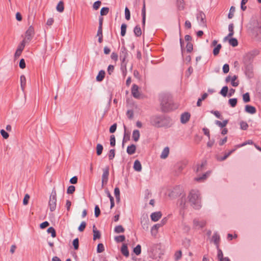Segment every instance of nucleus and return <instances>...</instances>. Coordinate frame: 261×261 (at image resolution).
I'll return each instance as SVG.
<instances>
[{
	"label": "nucleus",
	"instance_id": "f257e3e1",
	"mask_svg": "<svg viewBox=\"0 0 261 261\" xmlns=\"http://www.w3.org/2000/svg\"><path fill=\"white\" fill-rule=\"evenodd\" d=\"M161 111L168 113L178 108V106L174 103L172 97L167 94H161L159 97Z\"/></svg>",
	"mask_w": 261,
	"mask_h": 261
},
{
	"label": "nucleus",
	"instance_id": "f03ea898",
	"mask_svg": "<svg viewBox=\"0 0 261 261\" xmlns=\"http://www.w3.org/2000/svg\"><path fill=\"white\" fill-rule=\"evenodd\" d=\"M171 121L170 117L165 115L153 116L150 118V123L151 125L158 128L169 127Z\"/></svg>",
	"mask_w": 261,
	"mask_h": 261
},
{
	"label": "nucleus",
	"instance_id": "7ed1b4c3",
	"mask_svg": "<svg viewBox=\"0 0 261 261\" xmlns=\"http://www.w3.org/2000/svg\"><path fill=\"white\" fill-rule=\"evenodd\" d=\"M190 205L195 210H199L201 207L200 194L198 190H191L188 196Z\"/></svg>",
	"mask_w": 261,
	"mask_h": 261
},
{
	"label": "nucleus",
	"instance_id": "20e7f679",
	"mask_svg": "<svg viewBox=\"0 0 261 261\" xmlns=\"http://www.w3.org/2000/svg\"><path fill=\"white\" fill-rule=\"evenodd\" d=\"M57 205V193L55 188L51 191L49 197L48 206L50 212H54L56 208Z\"/></svg>",
	"mask_w": 261,
	"mask_h": 261
},
{
	"label": "nucleus",
	"instance_id": "39448f33",
	"mask_svg": "<svg viewBox=\"0 0 261 261\" xmlns=\"http://www.w3.org/2000/svg\"><path fill=\"white\" fill-rule=\"evenodd\" d=\"M184 192L182 187L180 185L174 187L169 193V196L172 199H175L182 194Z\"/></svg>",
	"mask_w": 261,
	"mask_h": 261
},
{
	"label": "nucleus",
	"instance_id": "423d86ee",
	"mask_svg": "<svg viewBox=\"0 0 261 261\" xmlns=\"http://www.w3.org/2000/svg\"><path fill=\"white\" fill-rule=\"evenodd\" d=\"M119 55L120 59L121 61V65L124 66V67L126 68V59L128 56V50L124 45L121 46Z\"/></svg>",
	"mask_w": 261,
	"mask_h": 261
},
{
	"label": "nucleus",
	"instance_id": "0eeeda50",
	"mask_svg": "<svg viewBox=\"0 0 261 261\" xmlns=\"http://www.w3.org/2000/svg\"><path fill=\"white\" fill-rule=\"evenodd\" d=\"M196 18L199 21V25L202 27H207L205 14L202 11H199L196 14Z\"/></svg>",
	"mask_w": 261,
	"mask_h": 261
},
{
	"label": "nucleus",
	"instance_id": "6e6552de",
	"mask_svg": "<svg viewBox=\"0 0 261 261\" xmlns=\"http://www.w3.org/2000/svg\"><path fill=\"white\" fill-rule=\"evenodd\" d=\"M35 35L34 29L33 25H30L25 32V39L27 42L31 41Z\"/></svg>",
	"mask_w": 261,
	"mask_h": 261
},
{
	"label": "nucleus",
	"instance_id": "1a4fd4ad",
	"mask_svg": "<svg viewBox=\"0 0 261 261\" xmlns=\"http://www.w3.org/2000/svg\"><path fill=\"white\" fill-rule=\"evenodd\" d=\"M244 68L246 76L249 79H252L254 76L253 64L244 65Z\"/></svg>",
	"mask_w": 261,
	"mask_h": 261
},
{
	"label": "nucleus",
	"instance_id": "9d476101",
	"mask_svg": "<svg viewBox=\"0 0 261 261\" xmlns=\"http://www.w3.org/2000/svg\"><path fill=\"white\" fill-rule=\"evenodd\" d=\"M254 56L250 53L246 54L243 59V63L244 65H251L253 61Z\"/></svg>",
	"mask_w": 261,
	"mask_h": 261
},
{
	"label": "nucleus",
	"instance_id": "9b49d317",
	"mask_svg": "<svg viewBox=\"0 0 261 261\" xmlns=\"http://www.w3.org/2000/svg\"><path fill=\"white\" fill-rule=\"evenodd\" d=\"M109 175V167L107 166L105 169H103V172L102 175V184L101 188H103L104 185H106L108 181Z\"/></svg>",
	"mask_w": 261,
	"mask_h": 261
},
{
	"label": "nucleus",
	"instance_id": "f8f14e48",
	"mask_svg": "<svg viewBox=\"0 0 261 261\" xmlns=\"http://www.w3.org/2000/svg\"><path fill=\"white\" fill-rule=\"evenodd\" d=\"M139 86L136 84H133L132 89H131V93L133 96L135 98H140L141 96V94L139 91Z\"/></svg>",
	"mask_w": 261,
	"mask_h": 261
},
{
	"label": "nucleus",
	"instance_id": "ddd939ff",
	"mask_svg": "<svg viewBox=\"0 0 261 261\" xmlns=\"http://www.w3.org/2000/svg\"><path fill=\"white\" fill-rule=\"evenodd\" d=\"M252 33L256 38L261 36V23L257 22V25L254 27L252 30Z\"/></svg>",
	"mask_w": 261,
	"mask_h": 261
},
{
	"label": "nucleus",
	"instance_id": "4468645a",
	"mask_svg": "<svg viewBox=\"0 0 261 261\" xmlns=\"http://www.w3.org/2000/svg\"><path fill=\"white\" fill-rule=\"evenodd\" d=\"M191 114L189 112H184L180 116V122L182 124L186 123L190 120Z\"/></svg>",
	"mask_w": 261,
	"mask_h": 261
},
{
	"label": "nucleus",
	"instance_id": "2eb2a0df",
	"mask_svg": "<svg viewBox=\"0 0 261 261\" xmlns=\"http://www.w3.org/2000/svg\"><path fill=\"white\" fill-rule=\"evenodd\" d=\"M220 241V237L219 233L218 232H215L212 237L211 241L214 243L217 248H218V246H219Z\"/></svg>",
	"mask_w": 261,
	"mask_h": 261
},
{
	"label": "nucleus",
	"instance_id": "dca6fc26",
	"mask_svg": "<svg viewBox=\"0 0 261 261\" xmlns=\"http://www.w3.org/2000/svg\"><path fill=\"white\" fill-rule=\"evenodd\" d=\"M193 225L195 227L202 228L205 226L206 222L204 220L199 221L198 220L195 219L193 220Z\"/></svg>",
	"mask_w": 261,
	"mask_h": 261
},
{
	"label": "nucleus",
	"instance_id": "f3484780",
	"mask_svg": "<svg viewBox=\"0 0 261 261\" xmlns=\"http://www.w3.org/2000/svg\"><path fill=\"white\" fill-rule=\"evenodd\" d=\"M161 212H156L152 213L150 215L151 220L153 222L158 221L162 217Z\"/></svg>",
	"mask_w": 261,
	"mask_h": 261
},
{
	"label": "nucleus",
	"instance_id": "a211bd4d",
	"mask_svg": "<svg viewBox=\"0 0 261 261\" xmlns=\"http://www.w3.org/2000/svg\"><path fill=\"white\" fill-rule=\"evenodd\" d=\"M103 21V17L99 16V26L98 28V31L97 33V36H103L102 35V23Z\"/></svg>",
	"mask_w": 261,
	"mask_h": 261
},
{
	"label": "nucleus",
	"instance_id": "6ab92c4d",
	"mask_svg": "<svg viewBox=\"0 0 261 261\" xmlns=\"http://www.w3.org/2000/svg\"><path fill=\"white\" fill-rule=\"evenodd\" d=\"M245 111L249 114H254L256 112V108L251 105H246L245 107Z\"/></svg>",
	"mask_w": 261,
	"mask_h": 261
},
{
	"label": "nucleus",
	"instance_id": "aec40b11",
	"mask_svg": "<svg viewBox=\"0 0 261 261\" xmlns=\"http://www.w3.org/2000/svg\"><path fill=\"white\" fill-rule=\"evenodd\" d=\"M120 251L121 253L125 257H128L129 256V251L126 244H122Z\"/></svg>",
	"mask_w": 261,
	"mask_h": 261
},
{
	"label": "nucleus",
	"instance_id": "412c9836",
	"mask_svg": "<svg viewBox=\"0 0 261 261\" xmlns=\"http://www.w3.org/2000/svg\"><path fill=\"white\" fill-rule=\"evenodd\" d=\"M168 221V218L167 217L164 218L160 223L154 224L151 228H159L160 227H163L165 224L167 223Z\"/></svg>",
	"mask_w": 261,
	"mask_h": 261
},
{
	"label": "nucleus",
	"instance_id": "4be33fe9",
	"mask_svg": "<svg viewBox=\"0 0 261 261\" xmlns=\"http://www.w3.org/2000/svg\"><path fill=\"white\" fill-rule=\"evenodd\" d=\"M136 151V146L132 144L130 145L127 146L126 149V152L129 155H132L135 153Z\"/></svg>",
	"mask_w": 261,
	"mask_h": 261
},
{
	"label": "nucleus",
	"instance_id": "5701e85b",
	"mask_svg": "<svg viewBox=\"0 0 261 261\" xmlns=\"http://www.w3.org/2000/svg\"><path fill=\"white\" fill-rule=\"evenodd\" d=\"M106 72L105 70H101L96 76V80L97 82H101L105 78Z\"/></svg>",
	"mask_w": 261,
	"mask_h": 261
},
{
	"label": "nucleus",
	"instance_id": "b1692460",
	"mask_svg": "<svg viewBox=\"0 0 261 261\" xmlns=\"http://www.w3.org/2000/svg\"><path fill=\"white\" fill-rule=\"evenodd\" d=\"M134 169L135 171L140 172L142 170V165L140 162L137 160L134 162Z\"/></svg>",
	"mask_w": 261,
	"mask_h": 261
},
{
	"label": "nucleus",
	"instance_id": "393cba45",
	"mask_svg": "<svg viewBox=\"0 0 261 261\" xmlns=\"http://www.w3.org/2000/svg\"><path fill=\"white\" fill-rule=\"evenodd\" d=\"M207 165V161L204 160L202 162L200 165H197V168L196 170V172L198 173L199 171H202L204 170L205 166Z\"/></svg>",
	"mask_w": 261,
	"mask_h": 261
},
{
	"label": "nucleus",
	"instance_id": "a878e982",
	"mask_svg": "<svg viewBox=\"0 0 261 261\" xmlns=\"http://www.w3.org/2000/svg\"><path fill=\"white\" fill-rule=\"evenodd\" d=\"M228 119L224 120L222 122H221L219 120H216L215 124L218 125L221 128H224L228 124Z\"/></svg>",
	"mask_w": 261,
	"mask_h": 261
},
{
	"label": "nucleus",
	"instance_id": "bb28decb",
	"mask_svg": "<svg viewBox=\"0 0 261 261\" xmlns=\"http://www.w3.org/2000/svg\"><path fill=\"white\" fill-rule=\"evenodd\" d=\"M140 132L138 129H135L133 132L132 138L135 142H137L140 138Z\"/></svg>",
	"mask_w": 261,
	"mask_h": 261
},
{
	"label": "nucleus",
	"instance_id": "cd10ccee",
	"mask_svg": "<svg viewBox=\"0 0 261 261\" xmlns=\"http://www.w3.org/2000/svg\"><path fill=\"white\" fill-rule=\"evenodd\" d=\"M134 33L136 37H140L142 35L141 29L139 25H137L134 29Z\"/></svg>",
	"mask_w": 261,
	"mask_h": 261
},
{
	"label": "nucleus",
	"instance_id": "c85d7f7f",
	"mask_svg": "<svg viewBox=\"0 0 261 261\" xmlns=\"http://www.w3.org/2000/svg\"><path fill=\"white\" fill-rule=\"evenodd\" d=\"M125 130L126 129L125 126L124 125ZM130 140V134L126 133V131H124V134L122 140V147H123L124 143Z\"/></svg>",
	"mask_w": 261,
	"mask_h": 261
},
{
	"label": "nucleus",
	"instance_id": "c756f323",
	"mask_svg": "<svg viewBox=\"0 0 261 261\" xmlns=\"http://www.w3.org/2000/svg\"><path fill=\"white\" fill-rule=\"evenodd\" d=\"M185 2L184 0H177L176 5L177 9L181 11L185 9Z\"/></svg>",
	"mask_w": 261,
	"mask_h": 261
},
{
	"label": "nucleus",
	"instance_id": "7c9ffc66",
	"mask_svg": "<svg viewBox=\"0 0 261 261\" xmlns=\"http://www.w3.org/2000/svg\"><path fill=\"white\" fill-rule=\"evenodd\" d=\"M228 42L232 47H236L238 45V41L236 38L231 37L228 39Z\"/></svg>",
	"mask_w": 261,
	"mask_h": 261
},
{
	"label": "nucleus",
	"instance_id": "2f4dec72",
	"mask_svg": "<svg viewBox=\"0 0 261 261\" xmlns=\"http://www.w3.org/2000/svg\"><path fill=\"white\" fill-rule=\"evenodd\" d=\"M56 9L57 10V11L61 13V12H63L64 11V2L63 1H60L57 7H56Z\"/></svg>",
	"mask_w": 261,
	"mask_h": 261
},
{
	"label": "nucleus",
	"instance_id": "473e14b6",
	"mask_svg": "<svg viewBox=\"0 0 261 261\" xmlns=\"http://www.w3.org/2000/svg\"><path fill=\"white\" fill-rule=\"evenodd\" d=\"M26 86V79L24 75L20 76V86L22 91H24Z\"/></svg>",
	"mask_w": 261,
	"mask_h": 261
},
{
	"label": "nucleus",
	"instance_id": "72a5a7b5",
	"mask_svg": "<svg viewBox=\"0 0 261 261\" xmlns=\"http://www.w3.org/2000/svg\"><path fill=\"white\" fill-rule=\"evenodd\" d=\"M141 223L143 226V228H145V227H146V228H148V223H149V220L148 218V217H144L143 219H141Z\"/></svg>",
	"mask_w": 261,
	"mask_h": 261
},
{
	"label": "nucleus",
	"instance_id": "f704fd0d",
	"mask_svg": "<svg viewBox=\"0 0 261 261\" xmlns=\"http://www.w3.org/2000/svg\"><path fill=\"white\" fill-rule=\"evenodd\" d=\"M110 11V9L109 7H104L101 8L100 12V16L102 17L103 16L107 15Z\"/></svg>",
	"mask_w": 261,
	"mask_h": 261
},
{
	"label": "nucleus",
	"instance_id": "c9c22d12",
	"mask_svg": "<svg viewBox=\"0 0 261 261\" xmlns=\"http://www.w3.org/2000/svg\"><path fill=\"white\" fill-rule=\"evenodd\" d=\"M114 240L117 243L123 242L125 240V237L124 235H120L114 237Z\"/></svg>",
	"mask_w": 261,
	"mask_h": 261
},
{
	"label": "nucleus",
	"instance_id": "e433bc0d",
	"mask_svg": "<svg viewBox=\"0 0 261 261\" xmlns=\"http://www.w3.org/2000/svg\"><path fill=\"white\" fill-rule=\"evenodd\" d=\"M221 47L222 45L221 44H218L215 46L213 51V53L215 56H217L219 54Z\"/></svg>",
	"mask_w": 261,
	"mask_h": 261
},
{
	"label": "nucleus",
	"instance_id": "4c0bfd02",
	"mask_svg": "<svg viewBox=\"0 0 261 261\" xmlns=\"http://www.w3.org/2000/svg\"><path fill=\"white\" fill-rule=\"evenodd\" d=\"M169 153V148L168 147H165L161 155V158L162 159H166Z\"/></svg>",
	"mask_w": 261,
	"mask_h": 261
},
{
	"label": "nucleus",
	"instance_id": "58836bf2",
	"mask_svg": "<svg viewBox=\"0 0 261 261\" xmlns=\"http://www.w3.org/2000/svg\"><path fill=\"white\" fill-rule=\"evenodd\" d=\"M103 146L101 144H97L96 145V154L97 155H100L103 151Z\"/></svg>",
	"mask_w": 261,
	"mask_h": 261
},
{
	"label": "nucleus",
	"instance_id": "ea45409f",
	"mask_svg": "<svg viewBox=\"0 0 261 261\" xmlns=\"http://www.w3.org/2000/svg\"><path fill=\"white\" fill-rule=\"evenodd\" d=\"M93 240L100 239L101 237L100 232L97 229H93Z\"/></svg>",
	"mask_w": 261,
	"mask_h": 261
},
{
	"label": "nucleus",
	"instance_id": "a19ab883",
	"mask_svg": "<svg viewBox=\"0 0 261 261\" xmlns=\"http://www.w3.org/2000/svg\"><path fill=\"white\" fill-rule=\"evenodd\" d=\"M133 252L137 255H139L141 253V246L140 244H138L134 249Z\"/></svg>",
	"mask_w": 261,
	"mask_h": 261
},
{
	"label": "nucleus",
	"instance_id": "79ce46f5",
	"mask_svg": "<svg viewBox=\"0 0 261 261\" xmlns=\"http://www.w3.org/2000/svg\"><path fill=\"white\" fill-rule=\"evenodd\" d=\"M228 88L227 86H225L221 89L220 93L224 97H226L227 95Z\"/></svg>",
	"mask_w": 261,
	"mask_h": 261
},
{
	"label": "nucleus",
	"instance_id": "37998d69",
	"mask_svg": "<svg viewBox=\"0 0 261 261\" xmlns=\"http://www.w3.org/2000/svg\"><path fill=\"white\" fill-rule=\"evenodd\" d=\"M238 99L236 98H230L228 100L229 105L232 108L237 106Z\"/></svg>",
	"mask_w": 261,
	"mask_h": 261
},
{
	"label": "nucleus",
	"instance_id": "c03bdc74",
	"mask_svg": "<svg viewBox=\"0 0 261 261\" xmlns=\"http://www.w3.org/2000/svg\"><path fill=\"white\" fill-rule=\"evenodd\" d=\"M127 28V24L125 23H122L121 25V36L123 37L126 34V31Z\"/></svg>",
	"mask_w": 261,
	"mask_h": 261
},
{
	"label": "nucleus",
	"instance_id": "a18cd8bd",
	"mask_svg": "<svg viewBox=\"0 0 261 261\" xmlns=\"http://www.w3.org/2000/svg\"><path fill=\"white\" fill-rule=\"evenodd\" d=\"M101 5V2L100 1H97L94 3L93 4L92 7L93 9L95 10H97L100 7Z\"/></svg>",
	"mask_w": 261,
	"mask_h": 261
},
{
	"label": "nucleus",
	"instance_id": "49530a36",
	"mask_svg": "<svg viewBox=\"0 0 261 261\" xmlns=\"http://www.w3.org/2000/svg\"><path fill=\"white\" fill-rule=\"evenodd\" d=\"M193 50V45L191 42H189L186 45V50L188 53H191Z\"/></svg>",
	"mask_w": 261,
	"mask_h": 261
},
{
	"label": "nucleus",
	"instance_id": "de8ad7c7",
	"mask_svg": "<svg viewBox=\"0 0 261 261\" xmlns=\"http://www.w3.org/2000/svg\"><path fill=\"white\" fill-rule=\"evenodd\" d=\"M243 100L245 103L248 102L250 101V95L248 92L243 95Z\"/></svg>",
	"mask_w": 261,
	"mask_h": 261
},
{
	"label": "nucleus",
	"instance_id": "09e8293b",
	"mask_svg": "<svg viewBox=\"0 0 261 261\" xmlns=\"http://www.w3.org/2000/svg\"><path fill=\"white\" fill-rule=\"evenodd\" d=\"M72 245L74 250H77L79 247V240L78 238H75L73 240Z\"/></svg>",
	"mask_w": 261,
	"mask_h": 261
},
{
	"label": "nucleus",
	"instance_id": "8fccbe9b",
	"mask_svg": "<svg viewBox=\"0 0 261 261\" xmlns=\"http://www.w3.org/2000/svg\"><path fill=\"white\" fill-rule=\"evenodd\" d=\"M218 250V258L220 261H223L224 257L222 251L219 248V246H218V248H217Z\"/></svg>",
	"mask_w": 261,
	"mask_h": 261
},
{
	"label": "nucleus",
	"instance_id": "3c124183",
	"mask_svg": "<svg viewBox=\"0 0 261 261\" xmlns=\"http://www.w3.org/2000/svg\"><path fill=\"white\" fill-rule=\"evenodd\" d=\"M100 210L98 205H96L94 207V215L95 217L97 218L100 215Z\"/></svg>",
	"mask_w": 261,
	"mask_h": 261
},
{
	"label": "nucleus",
	"instance_id": "603ef678",
	"mask_svg": "<svg viewBox=\"0 0 261 261\" xmlns=\"http://www.w3.org/2000/svg\"><path fill=\"white\" fill-rule=\"evenodd\" d=\"M125 18L127 20H130V12L129 9L126 7L125 8Z\"/></svg>",
	"mask_w": 261,
	"mask_h": 261
},
{
	"label": "nucleus",
	"instance_id": "864d4df0",
	"mask_svg": "<svg viewBox=\"0 0 261 261\" xmlns=\"http://www.w3.org/2000/svg\"><path fill=\"white\" fill-rule=\"evenodd\" d=\"M105 250V247L102 243L97 245L96 251L97 253H101Z\"/></svg>",
	"mask_w": 261,
	"mask_h": 261
},
{
	"label": "nucleus",
	"instance_id": "5fc2aeb1",
	"mask_svg": "<svg viewBox=\"0 0 261 261\" xmlns=\"http://www.w3.org/2000/svg\"><path fill=\"white\" fill-rule=\"evenodd\" d=\"M228 36H232L234 34V31H233V23H230L228 25Z\"/></svg>",
	"mask_w": 261,
	"mask_h": 261
},
{
	"label": "nucleus",
	"instance_id": "6e6d98bb",
	"mask_svg": "<svg viewBox=\"0 0 261 261\" xmlns=\"http://www.w3.org/2000/svg\"><path fill=\"white\" fill-rule=\"evenodd\" d=\"M75 190V188L74 186H70L68 187L67 190V193L68 194H73Z\"/></svg>",
	"mask_w": 261,
	"mask_h": 261
},
{
	"label": "nucleus",
	"instance_id": "4d7b16f0",
	"mask_svg": "<svg viewBox=\"0 0 261 261\" xmlns=\"http://www.w3.org/2000/svg\"><path fill=\"white\" fill-rule=\"evenodd\" d=\"M182 256V252L181 250L176 251L174 254V258L175 260H179Z\"/></svg>",
	"mask_w": 261,
	"mask_h": 261
},
{
	"label": "nucleus",
	"instance_id": "13d9d810",
	"mask_svg": "<svg viewBox=\"0 0 261 261\" xmlns=\"http://www.w3.org/2000/svg\"><path fill=\"white\" fill-rule=\"evenodd\" d=\"M108 155H109V159L110 160H113L114 158L115 155V150L114 149H111L109 151Z\"/></svg>",
	"mask_w": 261,
	"mask_h": 261
},
{
	"label": "nucleus",
	"instance_id": "bf43d9fd",
	"mask_svg": "<svg viewBox=\"0 0 261 261\" xmlns=\"http://www.w3.org/2000/svg\"><path fill=\"white\" fill-rule=\"evenodd\" d=\"M235 11V7L231 6L230 8L229 12L228 14V18L231 19L233 17V13Z\"/></svg>",
	"mask_w": 261,
	"mask_h": 261
},
{
	"label": "nucleus",
	"instance_id": "052dcab7",
	"mask_svg": "<svg viewBox=\"0 0 261 261\" xmlns=\"http://www.w3.org/2000/svg\"><path fill=\"white\" fill-rule=\"evenodd\" d=\"M237 76L234 75L231 79V84L232 86L233 87H237L239 83V82H235L234 81L236 80H237Z\"/></svg>",
	"mask_w": 261,
	"mask_h": 261
},
{
	"label": "nucleus",
	"instance_id": "680f3d73",
	"mask_svg": "<svg viewBox=\"0 0 261 261\" xmlns=\"http://www.w3.org/2000/svg\"><path fill=\"white\" fill-rule=\"evenodd\" d=\"M240 127L242 130H247L248 127V124L245 121H241L240 122Z\"/></svg>",
	"mask_w": 261,
	"mask_h": 261
},
{
	"label": "nucleus",
	"instance_id": "e2e57ef3",
	"mask_svg": "<svg viewBox=\"0 0 261 261\" xmlns=\"http://www.w3.org/2000/svg\"><path fill=\"white\" fill-rule=\"evenodd\" d=\"M110 145L112 147L115 146L116 144V140L115 136L114 135H112L110 136Z\"/></svg>",
	"mask_w": 261,
	"mask_h": 261
},
{
	"label": "nucleus",
	"instance_id": "0e129e2a",
	"mask_svg": "<svg viewBox=\"0 0 261 261\" xmlns=\"http://www.w3.org/2000/svg\"><path fill=\"white\" fill-rule=\"evenodd\" d=\"M117 125L116 123H115L112 125L109 128L110 133L111 134L115 133L117 128Z\"/></svg>",
	"mask_w": 261,
	"mask_h": 261
},
{
	"label": "nucleus",
	"instance_id": "69168bd1",
	"mask_svg": "<svg viewBox=\"0 0 261 261\" xmlns=\"http://www.w3.org/2000/svg\"><path fill=\"white\" fill-rule=\"evenodd\" d=\"M30 198V195L28 194H26L24 195V198L23 199V205H27L29 203V200Z\"/></svg>",
	"mask_w": 261,
	"mask_h": 261
},
{
	"label": "nucleus",
	"instance_id": "338daca9",
	"mask_svg": "<svg viewBox=\"0 0 261 261\" xmlns=\"http://www.w3.org/2000/svg\"><path fill=\"white\" fill-rule=\"evenodd\" d=\"M1 135L2 136V137L5 139H7L8 138L9 136V134L6 132L5 131L4 129H1Z\"/></svg>",
	"mask_w": 261,
	"mask_h": 261
},
{
	"label": "nucleus",
	"instance_id": "774afa93",
	"mask_svg": "<svg viewBox=\"0 0 261 261\" xmlns=\"http://www.w3.org/2000/svg\"><path fill=\"white\" fill-rule=\"evenodd\" d=\"M126 115L129 119H132L134 117V111L132 110H129L126 112Z\"/></svg>",
	"mask_w": 261,
	"mask_h": 261
}]
</instances>
